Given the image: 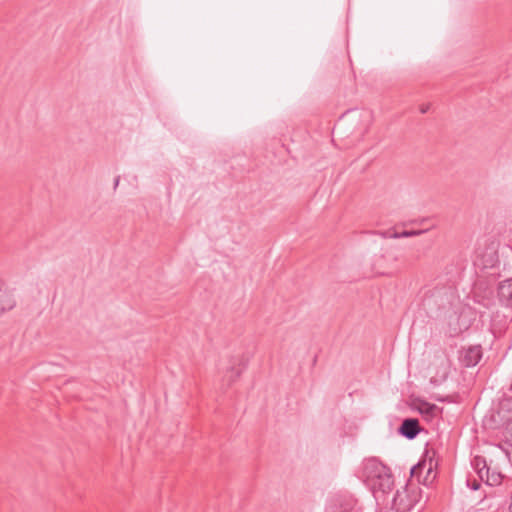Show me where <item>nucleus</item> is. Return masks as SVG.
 Instances as JSON below:
<instances>
[{
    "label": "nucleus",
    "instance_id": "1",
    "mask_svg": "<svg viewBox=\"0 0 512 512\" xmlns=\"http://www.w3.org/2000/svg\"><path fill=\"white\" fill-rule=\"evenodd\" d=\"M454 293V288L450 285H437L425 292L423 303L428 308L432 306L445 308L447 305L451 304Z\"/></svg>",
    "mask_w": 512,
    "mask_h": 512
},
{
    "label": "nucleus",
    "instance_id": "2",
    "mask_svg": "<svg viewBox=\"0 0 512 512\" xmlns=\"http://www.w3.org/2000/svg\"><path fill=\"white\" fill-rule=\"evenodd\" d=\"M356 504V499L351 495H339L333 499L329 512H360Z\"/></svg>",
    "mask_w": 512,
    "mask_h": 512
},
{
    "label": "nucleus",
    "instance_id": "3",
    "mask_svg": "<svg viewBox=\"0 0 512 512\" xmlns=\"http://www.w3.org/2000/svg\"><path fill=\"white\" fill-rule=\"evenodd\" d=\"M385 465L381 463L377 458H369L364 460L362 468V477L366 484H369L372 480H375L377 474L383 473Z\"/></svg>",
    "mask_w": 512,
    "mask_h": 512
},
{
    "label": "nucleus",
    "instance_id": "4",
    "mask_svg": "<svg viewBox=\"0 0 512 512\" xmlns=\"http://www.w3.org/2000/svg\"><path fill=\"white\" fill-rule=\"evenodd\" d=\"M394 484L390 469L386 466L383 473L377 474L375 480L367 484L373 491H381L387 493L392 489Z\"/></svg>",
    "mask_w": 512,
    "mask_h": 512
},
{
    "label": "nucleus",
    "instance_id": "5",
    "mask_svg": "<svg viewBox=\"0 0 512 512\" xmlns=\"http://www.w3.org/2000/svg\"><path fill=\"white\" fill-rule=\"evenodd\" d=\"M474 298L476 302L489 308L493 304V289L484 281H478L474 287Z\"/></svg>",
    "mask_w": 512,
    "mask_h": 512
},
{
    "label": "nucleus",
    "instance_id": "6",
    "mask_svg": "<svg viewBox=\"0 0 512 512\" xmlns=\"http://www.w3.org/2000/svg\"><path fill=\"white\" fill-rule=\"evenodd\" d=\"M482 358V348L480 345L469 346L463 349L460 360L466 367H473L479 363Z\"/></svg>",
    "mask_w": 512,
    "mask_h": 512
},
{
    "label": "nucleus",
    "instance_id": "7",
    "mask_svg": "<svg viewBox=\"0 0 512 512\" xmlns=\"http://www.w3.org/2000/svg\"><path fill=\"white\" fill-rule=\"evenodd\" d=\"M399 433L405 438L412 440L420 432V424L416 418H406L402 421L399 429Z\"/></svg>",
    "mask_w": 512,
    "mask_h": 512
},
{
    "label": "nucleus",
    "instance_id": "8",
    "mask_svg": "<svg viewBox=\"0 0 512 512\" xmlns=\"http://www.w3.org/2000/svg\"><path fill=\"white\" fill-rule=\"evenodd\" d=\"M237 360L234 358H231L229 361V366L226 368L224 375L222 377V383L223 385H226V387H230L232 384H234L241 376L244 368L236 367Z\"/></svg>",
    "mask_w": 512,
    "mask_h": 512
},
{
    "label": "nucleus",
    "instance_id": "9",
    "mask_svg": "<svg viewBox=\"0 0 512 512\" xmlns=\"http://www.w3.org/2000/svg\"><path fill=\"white\" fill-rule=\"evenodd\" d=\"M497 292L500 303L512 309V278L501 281Z\"/></svg>",
    "mask_w": 512,
    "mask_h": 512
},
{
    "label": "nucleus",
    "instance_id": "10",
    "mask_svg": "<svg viewBox=\"0 0 512 512\" xmlns=\"http://www.w3.org/2000/svg\"><path fill=\"white\" fill-rule=\"evenodd\" d=\"M16 305V301L11 293L2 289L0 284V315L5 311L11 310Z\"/></svg>",
    "mask_w": 512,
    "mask_h": 512
},
{
    "label": "nucleus",
    "instance_id": "11",
    "mask_svg": "<svg viewBox=\"0 0 512 512\" xmlns=\"http://www.w3.org/2000/svg\"><path fill=\"white\" fill-rule=\"evenodd\" d=\"M417 410L427 418H433L438 412L439 408L435 404L426 401H420Z\"/></svg>",
    "mask_w": 512,
    "mask_h": 512
},
{
    "label": "nucleus",
    "instance_id": "12",
    "mask_svg": "<svg viewBox=\"0 0 512 512\" xmlns=\"http://www.w3.org/2000/svg\"><path fill=\"white\" fill-rule=\"evenodd\" d=\"M502 481V475L500 472L496 471V470H491V468L488 466L486 468V472H485V483L488 485V486H497L501 483Z\"/></svg>",
    "mask_w": 512,
    "mask_h": 512
},
{
    "label": "nucleus",
    "instance_id": "13",
    "mask_svg": "<svg viewBox=\"0 0 512 512\" xmlns=\"http://www.w3.org/2000/svg\"><path fill=\"white\" fill-rule=\"evenodd\" d=\"M421 233H423L422 230H411V231H408V230H405L403 232H394V233H389V232H382L381 235L384 237V238H402V237H412V236H416V235H420Z\"/></svg>",
    "mask_w": 512,
    "mask_h": 512
},
{
    "label": "nucleus",
    "instance_id": "14",
    "mask_svg": "<svg viewBox=\"0 0 512 512\" xmlns=\"http://www.w3.org/2000/svg\"><path fill=\"white\" fill-rule=\"evenodd\" d=\"M472 465L477 474L486 472V468L488 467L485 458L482 456H475L472 461Z\"/></svg>",
    "mask_w": 512,
    "mask_h": 512
},
{
    "label": "nucleus",
    "instance_id": "15",
    "mask_svg": "<svg viewBox=\"0 0 512 512\" xmlns=\"http://www.w3.org/2000/svg\"><path fill=\"white\" fill-rule=\"evenodd\" d=\"M424 467H425V463H423V464L419 463V464L413 466L412 469H411V475L413 477L418 476L419 472H421V470Z\"/></svg>",
    "mask_w": 512,
    "mask_h": 512
},
{
    "label": "nucleus",
    "instance_id": "16",
    "mask_svg": "<svg viewBox=\"0 0 512 512\" xmlns=\"http://www.w3.org/2000/svg\"><path fill=\"white\" fill-rule=\"evenodd\" d=\"M467 485L472 489V490H478L480 488V482H478L477 479H467Z\"/></svg>",
    "mask_w": 512,
    "mask_h": 512
},
{
    "label": "nucleus",
    "instance_id": "17",
    "mask_svg": "<svg viewBox=\"0 0 512 512\" xmlns=\"http://www.w3.org/2000/svg\"><path fill=\"white\" fill-rule=\"evenodd\" d=\"M429 109H430V104H422V105L420 106V112H421L422 114L427 113Z\"/></svg>",
    "mask_w": 512,
    "mask_h": 512
},
{
    "label": "nucleus",
    "instance_id": "18",
    "mask_svg": "<svg viewBox=\"0 0 512 512\" xmlns=\"http://www.w3.org/2000/svg\"><path fill=\"white\" fill-rule=\"evenodd\" d=\"M479 479L484 482L485 481V472H482L481 474H477Z\"/></svg>",
    "mask_w": 512,
    "mask_h": 512
},
{
    "label": "nucleus",
    "instance_id": "19",
    "mask_svg": "<svg viewBox=\"0 0 512 512\" xmlns=\"http://www.w3.org/2000/svg\"><path fill=\"white\" fill-rule=\"evenodd\" d=\"M119 181H120V177H119V176H117V177L115 178V181H114V188H115V189L117 188V186H118V184H119Z\"/></svg>",
    "mask_w": 512,
    "mask_h": 512
},
{
    "label": "nucleus",
    "instance_id": "20",
    "mask_svg": "<svg viewBox=\"0 0 512 512\" xmlns=\"http://www.w3.org/2000/svg\"><path fill=\"white\" fill-rule=\"evenodd\" d=\"M431 472H432V468H431V466H430V467L428 468V471H427L428 475H429Z\"/></svg>",
    "mask_w": 512,
    "mask_h": 512
},
{
    "label": "nucleus",
    "instance_id": "21",
    "mask_svg": "<svg viewBox=\"0 0 512 512\" xmlns=\"http://www.w3.org/2000/svg\"><path fill=\"white\" fill-rule=\"evenodd\" d=\"M441 357H442L443 359H446V355H445V353H443V352H442V353H441Z\"/></svg>",
    "mask_w": 512,
    "mask_h": 512
}]
</instances>
